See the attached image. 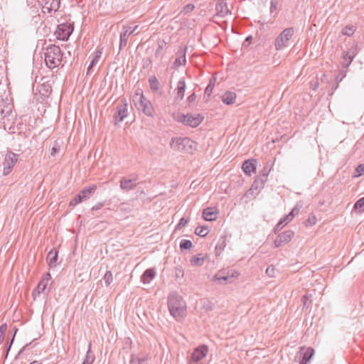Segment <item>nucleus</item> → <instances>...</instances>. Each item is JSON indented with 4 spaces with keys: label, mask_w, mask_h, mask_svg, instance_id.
I'll list each match as a JSON object with an SVG mask.
<instances>
[{
    "label": "nucleus",
    "mask_w": 364,
    "mask_h": 364,
    "mask_svg": "<svg viewBox=\"0 0 364 364\" xmlns=\"http://www.w3.org/2000/svg\"><path fill=\"white\" fill-rule=\"evenodd\" d=\"M295 210V208H293L291 211V213L284 216V218H282L279 222L277 224V225L275 226L274 228V230H275V232L277 233V230H282V228L287 224L289 223L291 220H293L294 217V212Z\"/></svg>",
    "instance_id": "21"
},
{
    "label": "nucleus",
    "mask_w": 364,
    "mask_h": 364,
    "mask_svg": "<svg viewBox=\"0 0 364 364\" xmlns=\"http://www.w3.org/2000/svg\"><path fill=\"white\" fill-rule=\"evenodd\" d=\"M97 186L95 185H92L80 191L78 195L80 196L82 200H87L95 192Z\"/></svg>",
    "instance_id": "23"
},
{
    "label": "nucleus",
    "mask_w": 364,
    "mask_h": 364,
    "mask_svg": "<svg viewBox=\"0 0 364 364\" xmlns=\"http://www.w3.org/2000/svg\"><path fill=\"white\" fill-rule=\"evenodd\" d=\"M174 272H175V277L176 278H181L184 275V272L181 267H175Z\"/></svg>",
    "instance_id": "43"
},
{
    "label": "nucleus",
    "mask_w": 364,
    "mask_h": 364,
    "mask_svg": "<svg viewBox=\"0 0 364 364\" xmlns=\"http://www.w3.org/2000/svg\"><path fill=\"white\" fill-rule=\"evenodd\" d=\"M208 352V346L202 345L196 348L191 354L188 360L189 364H195L204 358Z\"/></svg>",
    "instance_id": "13"
},
{
    "label": "nucleus",
    "mask_w": 364,
    "mask_h": 364,
    "mask_svg": "<svg viewBox=\"0 0 364 364\" xmlns=\"http://www.w3.org/2000/svg\"><path fill=\"white\" fill-rule=\"evenodd\" d=\"M294 35V28H285L275 39L274 46L276 50H281L284 47L288 46L289 40Z\"/></svg>",
    "instance_id": "8"
},
{
    "label": "nucleus",
    "mask_w": 364,
    "mask_h": 364,
    "mask_svg": "<svg viewBox=\"0 0 364 364\" xmlns=\"http://www.w3.org/2000/svg\"><path fill=\"white\" fill-rule=\"evenodd\" d=\"M132 34H133V30H131V26H123L122 31L120 33V40H119V49L120 50L127 46L128 38Z\"/></svg>",
    "instance_id": "16"
},
{
    "label": "nucleus",
    "mask_w": 364,
    "mask_h": 364,
    "mask_svg": "<svg viewBox=\"0 0 364 364\" xmlns=\"http://www.w3.org/2000/svg\"><path fill=\"white\" fill-rule=\"evenodd\" d=\"M82 201L80 196L78 194L70 202V206H75Z\"/></svg>",
    "instance_id": "46"
},
{
    "label": "nucleus",
    "mask_w": 364,
    "mask_h": 364,
    "mask_svg": "<svg viewBox=\"0 0 364 364\" xmlns=\"http://www.w3.org/2000/svg\"><path fill=\"white\" fill-rule=\"evenodd\" d=\"M357 175L356 176H361L363 173H364V165L360 164L356 168Z\"/></svg>",
    "instance_id": "48"
},
{
    "label": "nucleus",
    "mask_w": 364,
    "mask_h": 364,
    "mask_svg": "<svg viewBox=\"0 0 364 364\" xmlns=\"http://www.w3.org/2000/svg\"><path fill=\"white\" fill-rule=\"evenodd\" d=\"M317 221V219L316 216L311 215L309 217V218L306 220L305 223L306 226H311L316 224Z\"/></svg>",
    "instance_id": "44"
},
{
    "label": "nucleus",
    "mask_w": 364,
    "mask_h": 364,
    "mask_svg": "<svg viewBox=\"0 0 364 364\" xmlns=\"http://www.w3.org/2000/svg\"><path fill=\"white\" fill-rule=\"evenodd\" d=\"M205 257L202 256V255H198L193 256L191 259V263L194 266H202L205 261Z\"/></svg>",
    "instance_id": "33"
},
{
    "label": "nucleus",
    "mask_w": 364,
    "mask_h": 364,
    "mask_svg": "<svg viewBox=\"0 0 364 364\" xmlns=\"http://www.w3.org/2000/svg\"><path fill=\"white\" fill-rule=\"evenodd\" d=\"M149 358L147 355L140 357L133 355L130 359V364H148Z\"/></svg>",
    "instance_id": "31"
},
{
    "label": "nucleus",
    "mask_w": 364,
    "mask_h": 364,
    "mask_svg": "<svg viewBox=\"0 0 364 364\" xmlns=\"http://www.w3.org/2000/svg\"><path fill=\"white\" fill-rule=\"evenodd\" d=\"M294 236V232L292 230H285L281 232L277 230V233L274 229V233L269 235V239L274 242L275 247H279L283 245L288 243L292 237Z\"/></svg>",
    "instance_id": "7"
},
{
    "label": "nucleus",
    "mask_w": 364,
    "mask_h": 364,
    "mask_svg": "<svg viewBox=\"0 0 364 364\" xmlns=\"http://www.w3.org/2000/svg\"><path fill=\"white\" fill-rule=\"evenodd\" d=\"M354 208L358 210L359 213L364 211V197L359 199L354 205Z\"/></svg>",
    "instance_id": "36"
},
{
    "label": "nucleus",
    "mask_w": 364,
    "mask_h": 364,
    "mask_svg": "<svg viewBox=\"0 0 364 364\" xmlns=\"http://www.w3.org/2000/svg\"><path fill=\"white\" fill-rule=\"evenodd\" d=\"M73 31L69 23H62L58 26L55 32L56 38L59 40L67 41Z\"/></svg>",
    "instance_id": "12"
},
{
    "label": "nucleus",
    "mask_w": 364,
    "mask_h": 364,
    "mask_svg": "<svg viewBox=\"0 0 364 364\" xmlns=\"http://www.w3.org/2000/svg\"><path fill=\"white\" fill-rule=\"evenodd\" d=\"M236 94L232 92H226L222 97V101L226 105H232L235 102Z\"/></svg>",
    "instance_id": "29"
},
{
    "label": "nucleus",
    "mask_w": 364,
    "mask_h": 364,
    "mask_svg": "<svg viewBox=\"0 0 364 364\" xmlns=\"http://www.w3.org/2000/svg\"><path fill=\"white\" fill-rule=\"evenodd\" d=\"M185 90H186V82H185L184 80H180L177 82V86L176 88V99L182 100L184 97Z\"/></svg>",
    "instance_id": "25"
},
{
    "label": "nucleus",
    "mask_w": 364,
    "mask_h": 364,
    "mask_svg": "<svg viewBox=\"0 0 364 364\" xmlns=\"http://www.w3.org/2000/svg\"><path fill=\"white\" fill-rule=\"evenodd\" d=\"M102 53V48H97L92 54V58L90 65L87 68V74L89 75L92 73V68L95 66L100 61Z\"/></svg>",
    "instance_id": "19"
},
{
    "label": "nucleus",
    "mask_w": 364,
    "mask_h": 364,
    "mask_svg": "<svg viewBox=\"0 0 364 364\" xmlns=\"http://www.w3.org/2000/svg\"><path fill=\"white\" fill-rule=\"evenodd\" d=\"M6 330H7V325L6 323H4L0 326V344L4 341Z\"/></svg>",
    "instance_id": "42"
},
{
    "label": "nucleus",
    "mask_w": 364,
    "mask_h": 364,
    "mask_svg": "<svg viewBox=\"0 0 364 364\" xmlns=\"http://www.w3.org/2000/svg\"><path fill=\"white\" fill-rule=\"evenodd\" d=\"M192 246L193 244L191 240H182L180 242V248L181 250H188L191 249Z\"/></svg>",
    "instance_id": "37"
},
{
    "label": "nucleus",
    "mask_w": 364,
    "mask_h": 364,
    "mask_svg": "<svg viewBox=\"0 0 364 364\" xmlns=\"http://www.w3.org/2000/svg\"><path fill=\"white\" fill-rule=\"evenodd\" d=\"M149 83L151 91L156 92L159 90L160 83L155 76H151L149 78Z\"/></svg>",
    "instance_id": "32"
},
{
    "label": "nucleus",
    "mask_w": 364,
    "mask_h": 364,
    "mask_svg": "<svg viewBox=\"0 0 364 364\" xmlns=\"http://www.w3.org/2000/svg\"><path fill=\"white\" fill-rule=\"evenodd\" d=\"M174 119L186 126L197 127L203 121L204 117L200 114H187L177 113L174 115Z\"/></svg>",
    "instance_id": "6"
},
{
    "label": "nucleus",
    "mask_w": 364,
    "mask_h": 364,
    "mask_svg": "<svg viewBox=\"0 0 364 364\" xmlns=\"http://www.w3.org/2000/svg\"><path fill=\"white\" fill-rule=\"evenodd\" d=\"M303 355L302 360L300 361V364H306L308 360L313 356L314 350L311 348H301L300 350Z\"/></svg>",
    "instance_id": "28"
},
{
    "label": "nucleus",
    "mask_w": 364,
    "mask_h": 364,
    "mask_svg": "<svg viewBox=\"0 0 364 364\" xmlns=\"http://www.w3.org/2000/svg\"><path fill=\"white\" fill-rule=\"evenodd\" d=\"M104 205L105 203L103 202L98 203L92 208V210H100L104 206Z\"/></svg>",
    "instance_id": "49"
},
{
    "label": "nucleus",
    "mask_w": 364,
    "mask_h": 364,
    "mask_svg": "<svg viewBox=\"0 0 364 364\" xmlns=\"http://www.w3.org/2000/svg\"><path fill=\"white\" fill-rule=\"evenodd\" d=\"M51 275L49 272L45 273L40 282H38L36 288L33 291V296H36L42 293H45L49 284H51Z\"/></svg>",
    "instance_id": "11"
},
{
    "label": "nucleus",
    "mask_w": 364,
    "mask_h": 364,
    "mask_svg": "<svg viewBox=\"0 0 364 364\" xmlns=\"http://www.w3.org/2000/svg\"><path fill=\"white\" fill-rule=\"evenodd\" d=\"M170 146L176 151L192 153L196 148V143L188 137H173Z\"/></svg>",
    "instance_id": "5"
},
{
    "label": "nucleus",
    "mask_w": 364,
    "mask_h": 364,
    "mask_svg": "<svg viewBox=\"0 0 364 364\" xmlns=\"http://www.w3.org/2000/svg\"><path fill=\"white\" fill-rule=\"evenodd\" d=\"M38 5L41 7L43 14L50 16L57 12L60 8V0H38Z\"/></svg>",
    "instance_id": "9"
},
{
    "label": "nucleus",
    "mask_w": 364,
    "mask_h": 364,
    "mask_svg": "<svg viewBox=\"0 0 364 364\" xmlns=\"http://www.w3.org/2000/svg\"><path fill=\"white\" fill-rule=\"evenodd\" d=\"M57 151V149L55 147L52 148L51 155L53 156Z\"/></svg>",
    "instance_id": "53"
},
{
    "label": "nucleus",
    "mask_w": 364,
    "mask_h": 364,
    "mask_svg": "<svg viewBox=\"0 0 364 364\" xmlns=\"http://www.w3.org/2000/svg\"><path fill=\"white\" fill-rule=\"evenodd\" d=\"M135 178L128 179L125 177H123L120 181L121 189L125 191L134 190L136 187V183H135Z\"/></svg>",
    "instance_id": "20"
},
{
    "label": "nucleus",
    "mask_w": 364,
    "mask_h": 364,
    "mask_svg": "<svg viewBox=\"0 0 364 364\" xmlns=\"http://www.w3.org/2000/svg\"><path fill=\"white\" fill-rule=\"evenodd\" d=\"M277 9V4L273 0L271 1L270 11L272 13Z\"/></svg>",
    "instance_id": "51"
},
{
    "label": "nucleus",
    "mask_w": 364,
    "mask_h": 364,
    "mask_svg": "<svg viewBox=\"0 0 364 364\" xmlns=\"http://www.w3.org/2000/svg\"><path fill=\"white\" fill-rule=\"evenodd\" d=\"M63 53L59 46L50 45L45 49L44 60L46 66L53 69L59 66L62 62Z\"/></svg>",
    "instance_id": "3"
},
{
    "label": "nucleus",
    "mask_w": 364,
    "mask_h": 364,
    "mask_svg": "<svg viewBox=\"0 0 364 364\" xmlns=\"http://www.w3.org/2000/svg\"><path fill=\"white\" fill-rule=\"evenodd\" d=\"M240 275V272L234 269L223 268L217 272L212 280L218 284L225 285L233 283Z\"/></svg>",
    "instance_id": "4"
},
{
    "label": "nucleus",
    "mask_w": 364,
    "mask_h": 364,
    "mask_svg": "<svg viewBox=\"0 0 364 364\" xmlns=\"http://www.w3.org/2000/svg\"><path fill=\"white\" fill-rule=\"evenodd\" d=\"M216 16L223 18L230 13L226 0H218L215 6Z\"/></svg>",
    "instance_id": "15"
},
{
    "label": "nucleus",
    "mask_w": 364,
    "mask_h": 364,
    "mask_svg": "<svg viewBox=\"0 0 364 364\" xmlns=\"http://www.w3.org/2000/svg\"><path fill=\"white\" fill-rule=\"evenodd\" d=\"M168 307L171 315L177 321H180L186 316V303L183 298L176 294H172L168 296Z\"/></svg>",
    "instance_id": "1"
},
{
    "label": "nucleus",
    "mask_w": 364,
    "mask_h": 364,
    "mask_svg": "<svg viewBox=\"0 0 364 364\" xmlns=\"http://www.w3.org/2000/svg\"><path fill=\"white\" fill-rule=\"evenodd\" d=\"M134 106L139 111H141L147 117H153L155 109L151 101L145 97L143 91L138 88L133 96Z\"/></svg>",
    "instance_id": "2"
},
{
    "label": "nucleus",
    "mask_w": 364,
    "mask_h": 364,
    "mask_svg": "<svg viewBox=\"0 0 364 364\" xmlns=\"http://www.w3.org/2000/svg\"><path fill=\"white\" fill-rule=\"evenodd\" d=\"M161 49V47L159 46V48L156 51V54H158L160 52V50Z\"/></svg>",
    "instance_id": "55"
},
{
    "label": "nucleus",
    "mask_w": 364,
    "mask_h": 364,
    "mask_svg": "<svg viewBox=\"0 0 364 364\" xmlns=\"http://www.w3.org/2000/svg\"><path fill=\"white\" fill-rule=\"evenodd\" d=\"M46 260L50 267H55L58 260V252L53 250H50L47 255Z\"/></svg>",
    "instance_id": "27"
},
{
    "label": "nucleus",
    "mask_w": 364,
    "mask_h": 364,
    "mask_svg": "<svg viewBox=\"0 0 364 364\" xmlns=\"http://www.w3.org/2000/svg\"><path fill=\"white\" fill-rule=\"evenodd\" d=\"M213 80L211 79L209 84L206 87L205 90V94L210 96L213 92V87H214V83H212Z\"/></svg>",
    "instance_id": "45"
},
{
    "label": "nucleus",
    "mask_w": 364,
    "mask_h": 364,
    "mask_svg": "<svg viewBox=\"0 0 364 364\" xmlns=\"http://www.w3.org/2000/svg\"><path fill=\"white\" fill-rule=\"evenodd\" d=\"M128 105L125 101L122 100L117 106V110L114 115V119L117 122H122L127 116Z\"/></svg>",
    "instance_id": "14"
},
{
    "label": "nucleus",
    "mask_w": 364,
    "mask_h": 364,
    "mask_svg": "<svg viewBox=\"0 0 364 364\" xmlns=\"http://www.w3.org/2000/svg\"><path fill=\"white\" fill-rule=\"evenodd\" d=\"M137 28H138V26H135L133 28L131 27V30H133V34L135 33L136 35L139 33V32L135 33L136 31Z\"/></svg>",
    "instance_id": "52"
},
{
    "label": "nucleus",
    "mask_w": 364,
    "mask_h": 364,
    "mask_svg": "<svg viewBox=\"0 0 364 364\" xmlns=\"http://www.w3.org/2000/svg\"><path fill=\"white\" fill-rule=\"evenodd\" d=\"M277 269L273 265L269 266L266 269V274L269 277H274L276 275Z\"/></svg>",
    "instance_id": "39"
},
{
    "label": "nucleus",
    "mask_w": 364,
    "mask_h": 364,
    "mask_svg": "<svg viewBox=\"0 0 364 364\" xmlns=\"http://www.w3.org/2000/svg\"><path fill=\"white\" fill-rule=\"evenodd\" d=\"M30 364H42L41 362L38 361V360H34L33 362H31Z\"/></svg>",
    "instance_id": "54"
},
{
    "label": "nucleus",
    "mask_w": 364,
    "mask_h": 364,
    "mask_svg": "<svg viewBox=\"0 0 364 364\" xmlns=\"http://www.w3.org/2000/svg\"><path fill=\"white\" fill-rule=\"evenodd\" d=\"M30 345H31V343H29V344H26V345L23 348V349L21 350V352L22 350H25V349H26L28 346H30Z\"/></svg>",
    "instance_id": "56"
},
{
    "label": "nucleus",
    "mask_w": 364,
    "mask_h": 364,
    "mask_svg": "<svg viewBox=\"0 0 364 364\" xmlns=\"http://www.w3.org/2000/svg\"><path fill=\"white\" fill-rule=\"evenodd\" d=\"M226 246V237L225 236H221L217 245H215V255L219 256L220 253L223 251Z\"/></svg>",
    "instance_id": "30"
},
{
    "label": "nucleus",
    "mask_w": 364,
    "mask_h": 364,
    "mask_svg": "<svg viewBox=\"0 0 364 364\" xmlns=\"http://www.w3.org/2000/svg\"><path fill=\"white\" fill-rule=\"evenodd\" d=\"M156 276V272L154 269H146L141 277V281L144 284H149Z\"/></svg>",
    "instance_id": "26"
},
{
    "label": "nucleus",
    "mask_w": 364,
    "mask_h": 364,
    "mask_svg": "<svg viewBox=\"0 0 364 364\" xmlns=\"http://www.w3.org/2000/svg\"><path fill=\"white\" fill-rule=\"evenodd\" d=\"M194 8H195V6L193 4H188L183 7L181 11H180V14H186L188 13H190L194 9Z\"/></svg>",
    "instance_id": "40"
},
{
    "label": "nucleus",
    "mask_w": 364,
    "mask_h": 364,
    "mask_svg": "<svg viewBox=\"0 0 364 364\" xmlns=\"http://www.w3.org/2000/svg\"><path fill=\"white\" fill-rule=\"evenodd\" d=\"M218 212L213 208H207L203 210V218L207 221L215 220L218 218Z\"/></svg>",
    "instance_id": "22"
},
{
    "label": "nucleus",
    "mask_w": 364,
    "mask_h": 364,
    "mask_svg": "<svg viewBox=\"0 0 364 364\" xmlns=\"http://www.w3.org/2000/svg\"><path fill=\"white\" fill-rule=\"evenodd\" d=\"M355 32V27L353 26H346L342 30L343 35L350 36Z\"/></svg>",
    "instance_id": "35"
},
{
    "label": "nucleus",
    "mask_w": 364,
    "mask_h": 364,
    "mask_svg": "<svg viewBox=\"0 0 364 364\" xmlns=\"http://www.w3.org/2000/svg\"><path fill=\"white\" fill-rule=\"evenodd\" d=\"M304 299H306V300L309 299L307 296H304Z\"/></svg>",
    "instance_id": "57"
},
{
    "label": "nucleus",
    "mask_w": 364,
    "mask_h": 364,
    "mask_svg": "<svg viewBox=\"0 0 364 364\" xmlns=\"http://www.w3.org/2000/svg\"><path fill=\"white\" fill-rule=\"evenodd\" d=\"M186 48H181L177 52V58L173 63V68H177L181 65H184L186 63Z\"/></svg>",
    "instance_id": "17"
},
{
    "label": "nucleus",
    "mask_w": 364,
    "mask_h": 364,
    "mask_svg": "<svg viewBox=\"0 0 364 364\" xmlns=\"http://www.w3.org/2000/svg\"><path fill=\"white\" fill-rule=\"evenodd\" d=\"M188 222V219H186L185 218H181V220H179L178 225H177V228L178 229H181L183 227H184Z\"/></svg>",
    "instance_id": "47"
},
{
    "label": "nucleus",
    "mask_w": 364,
    "mask_h": 364,
    "mask_svg": "<svg viewBox=\"0 0 364 364\" xmlns=\"http://www.w3.org/2000/svg\"><path fill=\"white\" fill-rule=\"evenodd\" d=\"M103 279L105 281V284L107 286H109L113 280L112 273L110 271H107L104 275Z\"/></svg>",
    "instance_id": "38"
},
{
    "label": "nucleus",
    "mask_w": 364,
    "mask_h": 364,
    "mask_svg": "<svg viewBox=\"0 0 364 364\" xmlns=\"http://www.w3.org/2000/svg\"><path fill=\"white\" fill-rule=\"evenodd\" d=\"M18 156L13 152H9L4 159L3 162V173L4 175H8L12 170L13 167L18 161Z\"/></svg>",
    "instance_id": "10"
},
{
    "label": "nucleus",
    "mask_w": 364,
    "mask_h": 364,
    "mask_svg": "<svg viewBox=\"0 0 364 364\" xmlns=\"http://www.w3.org/2000/svg\"><path fill=\"white\" fill-rule=\"evenodd\" d=\"M194 232L198 236L205 237L208 234L209 231L206 227L198 226L195 229Z\"/></svg>",
    "instance_id": "34"
},
{
    "label": "nucleus",
    "mask_w": 364,
    "mask_h": 364,
    "mask_svg": "<svg viewBox=\"0 0 364 364\" xmlns=\"http://www.w3.org/2000/svg\"><path fill=\"white\" fill-rule=\"evenodd\" d=\"M257 161L255 159L246 160L242 164V170L247 174L250 176L252 173L256 171Z\"/></svg>",
    "instance_id": "18"
},
{
    "label": "nucleus",
    "mask_w": 364,
    "mask_h": 364,
    "mask_svg": "<svg viewBox=\"0 0 364 364\" xmlns=\"http://www.w3.org/2000/svg\"><path fill=\"white\" fill-rule=\"evenodd\" d=\"M196 95L195 93H193L191 95H189L187 99V100L189 103L194 102L196 101Z\"/></svg>",
    "instance_id": "50"
},
{
    "label": "nucleus",
    "mask_w": 364,
    "mask_h": 364,
    "mask_svg": "<svg viewBox=\"0 0 364 364\" xmlns=\"http://www.w3.org/2000/svg\"><path fill=\"white\" fill-rule=\"evenodd\" d=\"M11 111V105L4 101L0 100V119L4 118Z\"/></svg>",
    "instance_id": "24"
},
{
    "label": "nucleus",
    "mask_w": 364,
    "mask_h": 364,
    "mask_svg": "<svg viewBox=\"0 0 364 364\" xmlns=\"http://www.w3.org/2000/svg\"><path fill=\"white\" fill-rule=\"evenodd\" d=\"M93 362L94 357L92 355H91L90 351L88 350L82 364H92Z\"/></svg>",
    "instance_id": "41"
}]
</instances>
